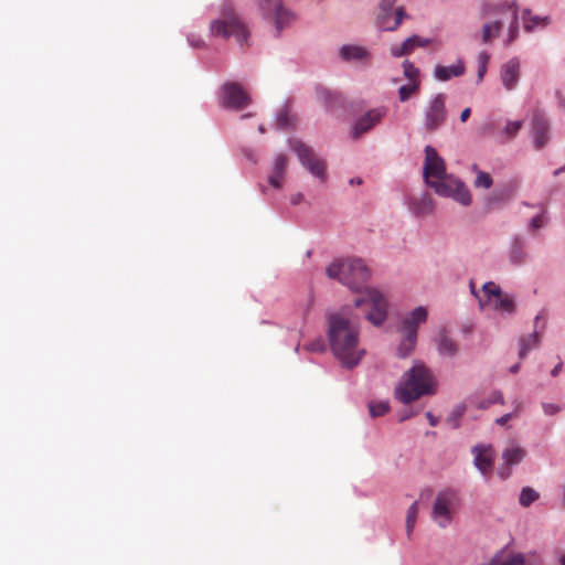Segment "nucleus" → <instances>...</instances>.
<instances>
[{
	"instance_id": "nucleus-1",
	"label": "nucleus",
	"mask_w": 565,
	"mask_h": 565,
	"mask_svg": "<svg viewBox=\"0 0 565 565\" xmlns=\"http://www.w3.org/2000/svg\"><path fill=\"white\" fill-rule=\"evenodd\" d=\"M327 275L338 279L341 284L352 290L360 292L355 298L354 306L366 310V319L374 326H381L387 317L388 302L385 296L377 289L361 286L370 278V269L362 259L347 258L338 259L327 267Z\"/></svg>"
},
{
	"instance_id": "nucleus-2",
	"label": "nucleus",
	"mask_w": 565,
	"mask_h": 565,
	"mask_svg": "<svg viewBox=\"0 0 565 565\" xmlns=\"http://www.w3.org/2000/svg\"><path fill=\"white\" fill-rule=\"evenodd\" d=\"M330 349L340 363L348 369L355 367L365 354L359 340V329L349 317L348 309L328 316Z\"/></svg>"
},
{
	"instance_id": "nucleus-3",
	"label": "nucleus",
	"mask_w": 565,
	"mask_h": 565,
	"mask_svg": "<svg viewBox=\"0 0 565 565\" xmlns=\"http://www.w3.org/2000/svg\"><path fill=\"white\" fill-rule=\"evenodd\" d=\"M434 377L422 363H416L404 374L403 381L395 388L396 398L403 404H409L419 397L434 393Z\"/></svg>"
},
{
	"instance_id": "nucleus-4",
	"label": "nucleus",
	"mask_w": 565,
	"mask_h": 565,
	"mask_svg": "<svg viewBox=\"0 0 565 565\" xmlns=\"http://www.w3.org/2000/svg\"><path fill=\"white\" fill-rule=\"evenodd\" d=\"M210 31L213 36H220L223 39L234 36L241 45L246 43L248 38L246 26L236 14L231 2L222 4L220 18L211 21Z\"/></svg>"
},
{
	"instance_id": "nucleus-5",
	"label": "nucleus",
	"mask_w": 565,
	"mask_h": 565,
	"mask_svg": "<svg viewBox=\"0 0 565 565\" xmlns=\"http://www.w3.org/2000/svg\"><path fill=\"white\" fill-rule=\"evenodd\" d=\"M461 505V500L456 490L445 489L439 491L431 508V519L441 529L449 526Z\"/></svg>"
},
{
	"instance_id": "nucleus-6",
	"label": "nucleus",
	"mask_w": 565,
	"mask_h": 565,
	"mask_svg": "<svg viewBox=\"0 0 565 565\" xmlns=\"http://www.w3.org/2000/svg\"><path fill=\"white\" fill-rule=\"evenodd\" d=\"M471 292L478 298L481 308L490 306L502 312L511 313L514 311L515 306L513 298L503 294L501 288L492 281L486 282L482 286L481 294L477 292L471 285Z\"/></svg>"
},
{
	"instance_id": "nucleus-7",
	"label": "nucleus",
	"mask_w": 565,
	"mask_h": 565,
	"mask_svg": "<svg viewBox=\"0 0 565 565\" xmlns=\"http://www.w3.org/2000/svg\"><path fill=\"white\" fill-rule=\"evenodd\" d=\"M427 320V310L424 307H417L403 322L404 338L398 347V355L407 356L416 345L417 329L420 323Z\"/></svg>"
},
{
	"instance_id": "nucleus-8",
	"label": "nucleus",
	"mask_w": 565,
	"mask_h": 565,
	"mask_svg": "<svg viewBox=\"0 0 565 565\" xmlns=\"http://www.w3.org/2000/svg\"><path fill=\"white\" fill-rule=\"evenodd\" d=\"M430 188H433L437 194L452 198L462 205L468 206L471 204L472 198L469 189L461 180L452 174H447L439 181L431 182Z\"/></svg>"
},
{
	"instance_id": "nucleus-9",
	"label": "nucleus",
	"mask_w": 565,
	"mask_h": 565,
	"mask_svg": "<svg viewBox=\"0 0 565 565\" xmlns=\"http://www.w3.org/2000/svg\"><path fill=\"white\" fill-rule=\"evenodd\" d=\"M259 7L265 19L274 24L276 36L295 22V14L282 4L281 0H262Z\"/></svg>"
},
{
	"instance_id": "nucleus-10",
	"label": "nucleus",
	"mask_w": 565,
	"mask_h": 565,
	"mask_svg": "<svg viewBox=\"0 0 565 565\" xmlns=\"http://www.w3.org/2000/svg\"><path fill=\"white\" fill-rule=\"evenodd\" d=\"M290 148L297 153L300 162L312 175L320 179L322 182L326 181V162L319 158L310 147L300 140H291Z\"/></svg>"
},
{
	"instance_id": "nucleus-11",
	"label": "nucleus",
	"mask_w": 565,
	"mask_h": 565,
	"mask_svg": "<svg viewBox=\"0 0 565 565\" xmlns=\"http://www.w3.org/2000/svg\"><path fill=\"white\" fill-rule=\"evenodd\" d=\"M446 96L443 93L435 95L428 103L425 111L423 125L427 132L438 130L446 121Z\"/></svg>"
},
{
	"instance_id": "nucleus-12",
	"label": "nucleus",
	"mask_w": 565,
	"mask_h": 565,
	"mask_svg": "<svg viewBox=\"0 0 565 565\" xmlns=\"http://www.w3.org/2000/svg\"><path fill=\"white\" fill-rule=\"evenodd\" d=\"M252 99L244 87L235 82H226L220 89V103L225 108L241 110L250 104Z\"/></svg>"
},
{
	"instance_id": "nucleus-13",
	"label": "nucleus",
	"mask_w": 565,
	"mask_h": 565,
	"mask_svg": "<svg viewBox=\"0 0 565 565\" xmlns=\"http://www.w3.org/2000/svg\"><path fill=\"white\" fill-rule=\"evenodd\" d=\"M396 0H381L377 25L384 31L396 30L405 17V11L402 7L394 8Z\"/></svg>"
},
{
	"instance_id": "nucleus-14",
	"label": "nucleus",
	"mask_w": 565,
	"mask_h": 565,
	"mask_svg": "<svg viewBox=\"0 0 565 565\" xmlns=\"http://www.w3.org/2000/svg\"><path fill=\"white\" fill-rule=\"evenodd\" d=\"M447 174L444 159L437 153L435 148L426 146L423 168V175L426 184L430 186L431 182L439 181Z\"/></svg>"
},
{
	"instance_id": "nucleus-15",
	"label": "nucleus",
	"mask_w": 565,
	"mask_h": 565,
	"mask_svg": "<svg viewBox=\"0 0 565 565\" xmlns=\"http://www.w3.org/2000/svg\"><path fill=\"white\" fill-rule=\"evenodd\" d=\"M491 17L502 15L503 23H509V38L507 44H510L518 35L519 31V18H518V4L515 1L501 2L493 4L488 11Z\"/></svg>"
},
{
	"instance_id": "nucleus-16",
	"label": "nucleus",
	"mask_w": 565,
	"mask_h": 565,
	"mask_svg": "<svg viewBox=\"0 0 565 565\" xmlns=\"http://www.w3.org/2000/svg\"><path fill=\"white\" fill-rule=\"evenodd\" d=\"M386 111L384 108H374L365 113L360 119L356 120L352 128V137L358 139L363 134L371 130L377 125L385 116Z\"/></svg>"
},
{
	"instance_id": "nucleus-17",
	"label": "nucleus",
	"mask_w": 565,
	"mask_h": 565,
	"mask_svg": "<svg viewBox=\"0 0 565 565\" xmlns=\"http://www.w3.org/2000/svg\"><path fill=\"white\" fill-rule=\"evenodd\" d=\"M525 455V449L518 445L511 444L509 447H507L502 454L504 466L499 469V476L502 479H507L511 473V468L514 465L520 463L524 459Z\"/></svg>"
},
{
	"instance_id": "nucleus-18",
	"label": "nucleus",
	"mask_w": 565,
	"mask_h": 565,
	"mask_svg": "<svg viewBox=\"0 0 565 565\" xmlns=\"http://www.w3.org/2000/svg\"><path fill=\"white\" fill-rule=\"evenodd\" d=\"M500 78L507 90L515 88L520 79V61L516 57H512L501 66Z\"/></svg>"
},
{
	"instance_id": "nucleus-19",
	"label": "nucleus",
	"mask_w": 565,
	"mask_h": 565,
	"mask_svg": "<svg viewBox=\"0 0 565 565\" xmlns=\"http://www.w3.org/2000/svg\"><path fill=\"white\" fill-rule=\"evenodd\" d=\"M493 7V4L484 7V18L489 19L487 23H484L482 28L481 40L483 43L491 42L494 38H497L503 25L502 15L491 17L488 14V11Z\"/></svg>"
},
{
	"instance_id": "nucleus-20",
	"label": "nucleus",
	"mask_w": 565,
	"mask_h": 565,
	"mask_svg": "<svg viewBox=\"0 0 565 565\" xmlns=\"http://www.w3.org/2000/svg\"><path fill=\"white\" fill-rule=\"evenodd\" d=\"M475 465L483 473L491 472L493 467V450L491 447L477 446L473 448Z\"/></svg>"
},
{
	"instance_id": "nucleus-21",
	"label": "nucleus",
	"mask_w": 565,
	"mask_h": 565,
	"mask_svg": "<svg viewBox=\"0 0 565 565\" xmlns=\"http://www.w3.org/2000/svg\"><path fill=\"white\" fill-rule=\"evenodd\" d=\"M430 43L429 39H424L418 35H413L406 39L399 46L394 45L391 53L395 57L411 54L416 47H425Z\"/></svg>"
},
{
	"instance_id": "nucleus-22",
	"label": "nucleus",
	"mask_w": 565,
	"mask_h": 565,
	"mask_svg": "<svg viewBox=\"0 0 565 565\" xmlns=\"http://www.w3.org/2000/svg\"><path fill=\"white\" fill-rule=\"evenodd\" d=\"M548 122L542 115H535L533 118V138L537 149L543 148L548 141Z\"/></svg>"
},
{
	"instance_id": "nucleus-23",
	"label": "nucleus",
	"mask_w": 565,
	"mask_h": 565,
	"mask_svg": "<svg viewBox=\"0 0 565 565\" xmlns=\"http://www.w3.org/2000/svg\"><path fill=\"white\" fill-rule=\"evenodd\" d=\"M436 345L439 354L444 356H455L458 353L457 343L448 337L445 331H441L436 340Z\"/></svg>"
},
{
	"instance_id": "nucleus-24",
	"label": "nucleus",
	"mask_w": 565,
	"mask_h": 565,
	"mask_svg": "<svg viewBox=\"0 0 565 565\" xmlns=\"http://www.w3.org/2000/svg\"><path fill=\"white\" fill-rule=\"evenodd\" d=\"M465 73V65L461 61L451 66L438 65L435 68V77L439 81H448L451 77L461 76Z\"/></svg>"
},
{
	"instance_id": "nucleus-25",
	"label": "nucleus",
	"mask_w": 565,
	"mask_h": 565,
	"mask_svg": "<svg viewBox=\"0 0 565 565\" xmlns=\"http://www.w3.org/2000/svg\"><path fill=\"white\" fill-rule=\"evenodd\" d=\"M340 55L344 61H364L369 57V52L358 45H343Z\"/></svg>"
},
{
	"instance_id": "nucleus-26",
	"label": "nucleus",
	"mask_w": 565,
	"mask_h": 565,
	"mask_svg": "<svg viewBox=\"0 0 565 565\" xmlns=\"http://www.w3.org/2000/svg\"><path fill=\"white\" fill-rule=\"evenodd\" d=\"M523 23L524 29L527 32L535 30L536 28H545L550 23L548 17L531 15V11L525 9L523 11Z\"/></svg>"
},
{
	"instance_id": "nucleus-27",
	"label": "nucleus",
	"mask_w": 565,
	"mask_h": 565,
	"mask_svg": "<svg viewBox=\"0 0 565 565\" xmlns=\"http://www.w3.org/2000/svg\"><path fill=\"white\" fill-rule=\"evenodd\" d=\"M413 211L416 215H428L434 211V201L428 194L413 201Z\"/></svg>"
},
{
	"instance_id": "nucleus-28",
	"label": "nucleus",
	"mask_w": 565,
	"mask_h": 565,
	"mask_svg": "<svg viewBox=\"0 0 565 565\" xmlns=\"http://www.w3.org/2000/svg\"><path fill=\"white\" fill-rule=\"evenodd\" d=\"M526 258L525 243L521 238H515L512 243L510 259L512 263L520 265Z\"/></svg>"
},
{
	"instance_id": "nucleus-29",
	"label": "nucleus",
	"mask_w": 565,
	"mask_h": 565,
	"mask_svg": "<svg viewBox=\"0 0 565 565\" xmlns=\"http://www.w3.org/2000/svg\"><path fill=\"white\" fill-rule=\"evenodd\" d=\"M539 345V334L537 332H533L526 337H522L520 339V350L519 356L520 359H524L527 352Z\"/></svg>"
},
{
	"instance_id": "nucleus-30",
	"label": "nucleus",
	"mask_w": 565,
	"mask_h": 565,
	"mask_svg": "<svg viewBox=\"0 0 565 565\" xmlns=\"http://www.w3.org/2000/svg\"><path fill=\"white\" fill-rule=\"evenodd\" d=\"M490 565H524V557L522 554L497 555Z\"/></svg>"
},
{
	"instance_id": "nucleus-31",
	"label": "nucleus",
	"mask_w": 565,
	"mask_h": 565,
	"mask_svg": "<svg viewBox=\"0 0 565 565\" xmlns=\"http://www.w3.org/2000/svg\"><path fill=\"white\" fill-rule=\"evenodd\" d=\"M472 170L477 173L473 182L475 188L489 189L492 185L493 181L489 173L479 170L477 164L472 166Z\"/></svg>"
},
{
	"instance_id": "nucleus-32",
	"label": "nucleus",
	"mask_w": 565,
	"mask_h": 565,
	"mask_svg": "<svg viewBox=\"0 0 565 565\" xmlns=\"http://www.w3.org/2000/svg\"><path fill=\"white\" fill-rule=\"evenodd\" d=\"M418 515V502L415 501L407 510L406 515V533L407 536L411 537L413 530L415 527Z\"/></svg>"
},
{
	"instance_id": "nucleus-33",
	"label": "nucleus",
	"mask_w": 565,
	"mask_h": 565,
	"mask_svg": "<svg viewBox=\"0 0 565 565\" xmlns=\"http://www.w3.org/2000/svg\"><path fill=\"white\" fill-rule=\"evenodd\" d=\"M419 82L408 83L403 85L398 89V97L402 103L408 100L412 95L416 94L419 90Z\"/></svg>"
},
{
	"instance_id": "nucleus-34",
	"label": "nucleus",
	"mask_w": 565,
	"mask_h": 565,
	"mask_svg": "<svg viewBox=\"0 0 565 565\" xmlns=\"http://www.w3.org/2000/svg\"><path fill=\"white\" fill-rule=\"evenodd\" d=\"M537 499H539V493L534 489H532L530 487H525L521 491L519 501L522 507L526 508V507L531 505Z\"/></svg>"
},
{
	"instance_id": "nucleus-35",
	"label": "nucleus",
	"mask_w": 565,
	"mask_h": 565,
	"mask_svg": "<svg viewBox=\"0 0 565 565\" xmlns=\"http://www.w3.org/2000/svg\"><path fill=\"white\" fill-rule=\"evenodd\" d=\"M369 409L372 417H379L385 415L390 405L388 402H371L369 403Z\"/></svg>"
},
{
	"instance_id": "nucleus-36",
	"label": "nucleus",
	"mask_w": 565,
	"mask_h": 565,
	"mask_svg": "<svg viewBox=\"0 0 565 565\" xmlns=\"http://www.w3.org/2000/svg\"><path fill=\"white\" fill-rule=\"evenodd\" d=\"M403 71H404L405 77L407 79H409V83L419 82L418 81L419 71L417 67L414 66L413 63H411L409 61H404L403 62Z\"/></svg>"
},
{
	"instance_id": "nucleus-37",
	"label": "nucleus",
	"mask_w": 565,
	"mask_h": 565,
	"mask_svg": "<svg viewBox=\"0 0 565 565\" xmlns=\"http://www.w3.org/2000/svg\"><path fill=\"white\" fill-rule=\"evenodd\" d=\"M288 159L285 154H277L274 161V173L285 175Z\"/></svg>"
},
{
	"instance_id": "nucleus-38",
	"label": "nucleus",
	"mask_w": 565,
	"mask_h": 565,
	"mask_svg": "<svg viewBox=\"0 0 565 565\" xmlns=\"http://www.w3.org/2000/svg\"><path fill=\"white\" fill-rule=\"evenodd\" d=\"M521 127H522L521 120L509 121L505 126L504 134L508 136L509 139H511L514 136H516V134L519 132Z\"/></svg>"
},
{
	"instance_id": "nucleus-39",
	"label": "nucleus",
	"mask_w": 565,
	"mask_h": 565,
	"mask_svg": "<svg viewBox=\"0 0 565 565\" xmlns=\"http://www.w3.org/2000/svg\"><path fill=\"white\" fill-rule=\"evenodd\" d=\"M489 58H490V56L486 52H482L479 55V62H480L479 70H478L479 82L482 81V78L487 72V64H488Z\"/></svg>"
},
{
	"instance_id": "nucleus-40",
	"label": "nucleus",
	"mask_w": 565,
	"mask_h": 565,
	"mask_svg": "<svg viewBox=\"0 0 565 565\" xmlns=\"http://www.w3.org/2000/svg\"><path fill=\"white\" fill-rule=\"evenodd\" d=\"M291 125L290 117L287 111H280L277 116V126L280 129H286Z\"/></svg>"
},
{
	"instance_id": "nucleus-41",
	"label": "nucleus",
	"mask_w": 565,
	"mask_h": 565,
	"mask_svg": "<svg viewBox=\"0 0 565 565\" xmlns=\"http://www.w3.org/2000/svg\"><path fill=\"white\" fill-rule=\"evenodd\" d=\"M306 349L311 352H322L326 349L324 341L322 339H317L306 345Z\"/></svg>"
},
{
	"instance_id": "nucleus-42",
	"label": "nucleus",
	"mask_w": 565,
	"mask_h": 565,
	"mask_svg": "<svg viewBox=\"0 0 565 565\" xmlns=\"http://www.w3.org/2000/svg\"><path fill=\"white\" fill-rule=\"evenodd\" d=\"M465 411L466 407L463 405H458L454 408L450 417L448 418V420H454V427L458 426L457 420L463 415Z\"/></svg>"
},
{
	"instance_id": "nucleus-43",
	"label": "nucleus",
	"mask_w": 565,
	"mask_h": 565,
	"mask_svg": "<svg viewBox=\"0 0 565 565\" xmlns=\"http://www.w3.org/2000/svg\"><path fill=\"white\" fill-rule=\"evenodd\" d=\"M282 179H284V175L271 172L268 177V182L271 186H274L276 189H280Z\"/></svg>"
},
{
	"instance_id": "nucleus-44",
	"label": "nucleus",
	"mask_w": 565,
	"mask_h": 565,
	"mask_svg": "<svg viewBox=\"0 0 565 565\" xmlns=\"http://www.w3.org/2000/svg\"><path fill=\"white\" fill-rule=\"evenodd\" d=\"M543 409L546 415H554L561 411V407L555 404L544 403Z\"/></svg>"
},
{
	"instance_id": "nucleus-45",
	"label": "nucleus",
	"mask_w": 565,
	"mask_h": 565,
	"mask_svg": "<svg viewBox=\"0 0 565 565\" xmlns=\"http://www.w3.org/2000/svg\"><path fill=\"white\" fill-rule=\"evenodd\" d=\"M544 225L543 215H536L531 220L530 226L532 230H537Z\"/></svg>"
},
{
	"instance_id": "nucleus-46",
	"label": "nucleus",
	"mask_w": 565,
	"mask_h": 565,
	"mask_svg": "<svg viewBox=\"0 0 565 565\" xmlns=\"http://www.w3.org/2000/svg\"><path fill=\"white\" fill-rule=\"evenodd\" d=\"M488 399H490L492 404L503 403V395L501 392L495 391L490 395V397Z\"/></svg>"
},
{
	"instance_id": "nucleus-47",
	"label": "nucleus",
	"mask_w": 565,
	"mask_h": 565,
	"mask_svg": "<svg viewBox=\"0 0 565 565\" xmlns=\"http://www.w3.org/2000/svg\"><path fill=\"white\" fill-rule=\"evenodd\" d=\"M188 40H189L191 46H193V47H201L204 43L202 39L196 38L194 35L189 36Z\"/></svg>"
},
{
	"instance_id": "nucleus-48",
	"label": "nucleus",
	"mask_w": 565,
	"mask_h": 565,
	"mask_svg": "<svg viewBox=\"0 0 565 565\" xmlns=\"http://www.w3.org/2000/svg\"><path fill=\"white\" fill-rule=\"evenodd\" d=\"M512 418V414H505L499 418L495 419V423L498 425H504L508 423V420H510Z\"/></svg>"
},
{
	"instance_id": "nucleus-49",
	"label": "nucleus",
	"mask_w": 565,
	"mask_h": 565,
	"mask_svg": "<svg viewBox=\"0 0 565 565\" xmlns=\"http://www.w3.org/2000/svg\"><path fill=\"white\" fill-rule=\"evenodd\" d=\"M302 200H303V195L301 193L294 194L290 198V202L294 205L299 204Z\"/></svg>"
},
{
	"instance_id": "nucleus-50",
	"label": "nucleus",
	"mask_w": 565,
	"mask_h": 565,
	"mask_svg": "<svg viewBox=\"0 0 565 565\" xmlns=\"http://www.w3.org/2000/svg\"><path fill=\"white\" fill-rule=\"evenodd\" d=\"M470 114H471V109L469 107L465 108L461 114H460V120L462 122L467 121L468 118L470 117Z\"/></svg>"
},
{
	"instance_id": "nucleus-51",
	"label": "nucleus",
	"mask_w": 565,
	"mask_h": 565,
	"mask_svg": "<svg viewBox=\"0 0 565 565\" xmlns=\"http://www.w3.org/2000/svg\"><path fill=\"white\" fill-rule=\"evenodd\" d=\"M412 416H414L413 412H411V411H403L401 413L399 422H404V420L411 418Z\"/></svg>"
},
{
	"instance_id": "nucleus-52",
	"label": "nucleus",
	"mask_w": 565,
	"mask_h": 565,
	"mask_svg": "<svg viewBox=\"0 0 565 565\" xmlns=\"http://www.w3.org/2000/svg\"><path fill=\"white\" fill-rule=\"evenodd\" d=\"M426 417H427V419H428V422H429V424H430L431 426H436V425H437L438 419H437V418H436V417H435L430 412H428V413L426 414Z\"/></svg>"
},
{
	"instance_id": "nucleus-53",
	"label": "nucleus",
	"mask_w": 565,
	"mask_h": 565,
	"mask_svg": "<svg viewBox=\"0 0 565 565\" xmlns=\"http://www.w3.org/2000/svg\"><path fill=\"white\" fill-rule=\"evenodd\" d=\"M491 404H492V403H491V401H490V399H484V401L480 402L479 407H480V408H482V409H486V408H488Z\"/></svg>"
},
{
	"instance_id": "nucleus-54",
	"label": "nucleus",
	"mask_w": 565,
	"mask_h": 565,
	"mask_svg": "<svg viewBox=\"0 0 565 565\" xmlns=\"http://www.w3.org/2000/svg\"><path fill=\"white\" fill-rule=\"evenodd\" d=\"M561 367H562V364H561V363H559V364H557V365L552 370L551 374H552L553 376H556V375L559 373Z\"/></svg>"
},
{
	"instance_id": "nucleus-55",
	"label": "nucleus",
	"mask_w": 565,
	"mask_h": 565,
	"mask_svg": "<svg viewBox=\"0 0 565 565\" xmlns=\"http://www.w3.org/2000/svg\"><path fill=\"white\" fill-rule=\"evenodd\" d=\"M519 369H520V364H519V363H516V364H514V365H512V366L510 367V372H511V373H516V372L519 371Z\"/></svg>"
},
{
	"instance_id": "nucleus-56",
	"label": "nucleus",
	"mask_w": 565,
	"mask_h": 565,
	"mask_svg": "<svg viewBox=\"0 0 565 565\" xmlns=\"http://www.w3.org/2000/svg\"><path fill=\"white\" fill-rule=\"evenodd\" d=\"M559 565H565V554H562L558 559Z\"/></svg>"
},
{
	"instance_id": "nucleus-57",
	"label": "nucleus",
	"mask_w": 565,
	"mask_h": 565,
	"mask_svg": "<svg viewBox=\"0 0 565 565\" xmlns=\"http://www.w3.org/2000/svg\"><path fill=\"white\" fill-rule=\"evenodd\" d=\"M361 182H362V180H361V179H356V180H355V179H352V180H351V183H358V184H360Z\"/></svg>"
},
{
	"instance_id": "nucleus-58",
	"label": "nucleus",
	"mask_w": 565,
	"mask_h": 565,
	"mask_svg": "<svg viewBox=\"0 0 565 565\" xmlns=\"http://www.w3.org/2000/svg\"><path fill=\"white\" fill-rule=\"evenodd\" d=\"M561 171H565V167L563 169L556 170L554 174H558Z\"/></svg>"
},
{
	"instance_id": "nucleus-59",
	"label": "nucleus",
	"mask_w": 565,
	"mask_h": 565,
	"mask_svg": "<svg viewBox=\"0 0 565 565\" xmlns=\"http://www.w3.org/2000/svg\"><path fill=\"white\" fill-rule=\"evenodd\" d=\"M258 129H259V131H260L262 134L265 131V129H264L263 125H260Z\"/></svg>"
},
{
	"instance_id": "nucleus-60",
	"label": "nucleus",
	"mask_w": 565,
	"mask_h": 565,
	"mask_svg": "<svg viewBox=\"0 0 565 565\" xmlns=\"http://www.w3.org/2000/svg\"><path fill=\"white\" fill-rule=\"evenodd\" d=\"M250 115L247 114V115H243L242 118H246V117H249Z\"/></svg>"
}]
</instances>
